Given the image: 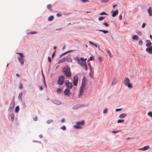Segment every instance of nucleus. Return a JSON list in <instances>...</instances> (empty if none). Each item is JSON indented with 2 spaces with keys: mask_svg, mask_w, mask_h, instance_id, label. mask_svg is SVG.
Returning a JSON list of instances; mask_svg holds the SVG:
<instances>
[{
  "mask_svg": "<svg viewBox=\"0 0 152 152\" xmlns=\"http://www.w3.org/2000/svg\"><path fill=\"white\" fill-rule=\"evenodd\" d=\"M150 148V147L149 145H147L144 146L142 148H139L138 149V150L145 151L148 149H149Z\"/></svg>",
  "mask_w": 152,
  "mask_h": 152,
  "instance_id": "nucleus-10",
  "label": "nucleus"
},
{
  "mask_svg": "<svg viewBox=\"0 0 152 152\" xmlns=\"http://www.w3.org/2000/svg\"><path fill=\"white\" fill-rule=\"evenodd\" d=\"M105 19V17L104 16H100L98 18V20L100 21H102V20Z\"/></svg>",
  "mask_w": 152,
  "mask_h": 152,
  "instance_id": "nucleus-31",
  "label": "nucleus"
},
{
  "mask_svg": "<svg viewBox=\"0 0 152 152\" xmlns=\"http://www.w3.org/2000/svg\"><path fill=\"white\" fill-rule=\"evenodd\" d=\"M74 60L75 61H77V63L80 65L83 69L87 71L88 69V68L87 64H86V62H84V63H81L79 60V58L78 57H76L74 58Z\"/></svg>",
  "mask_w": 152,
  "mask_h": 152,
  "instance_id": "nucleus-2",
  "label": "nucleus"
},
{
  "mask_svg": "<svg viewBox=\"0 0 152 152\" xmlns=\"http://www.w3.org/2000/svg\"><path fill=\"white\" fill-rule=\"evenodd\" d=\"M124 121V120L123 119H119L117 121V122L118 123H122Z\"/></svg>",
  "mask_w": 152,
  "mask_h": 152,
  "instance_id": "nucleus-35",
  "label": "nucleus"
},
{
  "mask_svg": "<svg viewBox=\"0 0 152 152\" xmlns=\"http://www.w3.org/2000/svg\"><path fill=\"white\" fill-rule=\"evenodd\" d=\"M61 14H60L59 13H57L56 14V16L58 17H60L61 16Z\"/></svg>",
  "mask_w": 152,
  "mask_h": 152,
  "instance_id": "nucleus-56",
  "label": "nucleus"
},
{
  "mask_svg": "<svg viewBox=\"0 0 152 152\" xmlns=\"http://www.w3.org/2000/svg\"><path fill=\"white\" fill-rule=\"evenodd\" d=\"M54 17L53 16H51L48 18V20L49 21H51L53 19Z\"/></svg>",
  "mask_w": 152,
  "mask_h": 152,
  "instance_id": "nucleus-28",
  "label": "nucleus"
},
{
  "mask_svg": "<svg viewBox=\"0 0 152 152\" xmlns=\"http://www.w3.org/2000/svg\"><path fill=\"white\" fill-rule=\"evenodd\" d=\"M119 18L120 20H122V15H121L119 16Z\"/></svg>",
  "mask_w": 152,
  "mask_h": 152,
  "instance_id": "nucleus-62",
  "label": "nucleus"
},
{
  "mask_svg": "<svg viewBox=\"0 0 152 152\" xmlns=\"http://www.w3.org/2000/svg\"><path fill=\"white\" fill-rule=\"evenodd\" d=\"M133 39L137 40L139 39V37L137 35H134L132 37Z\"/></svg>",
  "mask_w": 152,
  "mask_h": 152,
  "instance_id": "nucleus-24",
  "label": "nucleus"
},
{
  "mask_svg": "<svg viewBox=\"0 0 152 152\" xmlns=\"http://www.w3.org/2000/svg\"><path fill=\"white\" fill-rule=\"evenodd\" d=\"M84 106H85L84 105H80L79 106L78 105H77L74 106L73 107L72 109L74 110L77 109H78L79 108H80V107H83Z\"/></svg>",
  "mask_w": 152,
  "mask_h": 152,
  "instance_id": "nucleus-14",
  "label": "nucleus"
},
{
  "mask_svg": "<svg viewBox=\"0 0 152 152\" xmlns=\"http://www.w3.org/2000/svg\"><path fill=\"white\" fill-rule=\"evenodd\" d=\"M65 121V119L64 118H62L61 121V122L62 123L64 122Z\"/></svg>",
  "mask_w": 152,
  "mask_h": 152,
  "instance_id": "nucleus-58",
  "label": "nucleus"
},
{
  "mask_svg": "<svg viewBox=\"0 0 152 152\" xmlns=\"http://www.w3.org/2000/svg\"><path fill=\"white\" fill-rule=\"evenodd\" d=\"M143 42L142 40H140L139 41V44L140 45H142Z\"/></svg>",
  "mask_w": 152,
  "mask_h": 152,
  "instance_id": "nucleus-51",
  "label": "nucleus"
},
{
  "mask_svg": "<svg viewBox=\"0 0 152 152\" xmlns=\"http://www.w3.org/2000/svg\"><path fill=\"white\" fill-rule=\"evenodd\" d=\"M145 25H146L145 23H143L142 25V28H144L145 27Z\"/></svg>",
  "mask_w": 152,
  "mask_h": 152,
  "instance_id": "nucleus-52",
  "label": "nucleus"
},
{
  "mask_svg": "<svg viewBox=\"0 0 152 152\" xmlns=\"http://www.w3.org/2000/svg\"><path fill=\"white\" fill-rule=\"evenodd\" d=\"M118 10H117L113 12L112 16L113 17H115L116 15H118Z\"/></svg>",
  "mask_w": 152,
  "mask_h": 152,
  "instance_id": "nucleus-18",
  "label": "nucleus"
},
{
  "mask_svg": "<svg viewBox=\"0 0 152 152\" xmlns=\"http://www.w3.org/2000/svg\"><path fill=\"white\" fill-rule=\"evenodd\" d=\"M65 77L63 75L60 76L58 77V79L57 80L58 83V85H62L64 82Z\"/></svg>",
  "mask_w": 152,
  "mask_h": 152,
  "instance_id": "nucleus-4",
  "label": "nucleus"
},
{
  "mask_svg": "<svg viewBox=\"0 0 152 152\" xmlns=\"http://www.w3.org/2000/svg\"><path fill=\"white\" fill-rule=\"evenodd\" d=\"M80 1L83 2L89 1L88 0H80Z\"/></svg>",
  "mask_w": 152,
  "mask_h": 152,
  "instance_id": "nucleus-55",
  "label": "nucleus"
},
{
  "mask_svg": "<svg viewBox=\"0 0 152 152\" xmlns=\"http://www.w3.org/2000/svg\"><path fill=\"white\" fill-rule=\"evenodd\" d=\"M122 110V108L116 109H115V111H116V112L118 111H120L121 110Z\"/></svg>",
  "mask_w": 152,
  "mask_h": 152,
  "instance_id": "nucleus-54",
  "label": "nucleus"
},
{
  "mask_svg": "<svg viewBox=\"0 0 152 152\" xmlns=\"http://www.w3.org/2000/svg\"><path fill=\"white\" fill-rule=\"evenodd\" d=\"M103 24L106 27H108L109 26V24L107 22H104L103 23Z\"/></svg>",
  "mask_w": 152,
  "mask_h": 152,
  "instance_id": "nucleus-38",
  "label": "nucleus"
},
{
  "mask_svg": "<svg viewBox=\"0 0 152 152\" xmlns=\"http://www.w3.org/2000/svg\"><path fill=\"white\" fill-rule=\"evenodd\" d=\"M118 82V80L116 77H114L113 81L112 83V85H113L116 84Z\"/></svg>",
  "mask_w": 152,
  "mask_h": 152,
  "instance_id": "nucleus-15",
  "label": "nucleus"
},
{
  "mask_svg": "<svg viewBox=\"0 0 152 152\" xmlns=\"http://www.w3.org/2000/svg\"><path fill=\"white\" fill-rule=\"evenodd\" d=\"M63 63L62 62V61L61 60V59H60V60H59L58 61V64H59V63Z\"/></svg>",
  "mask_w": 152,
  "mask_h": 152,
  "instance_id": "nucleus-60",
  "label": "nucleus"
},
{
  "mask_svg": "<svg viewBox=\"0 0 152 152\" xmlns=\"http://www.w3.org/2000/svg\"><path fill=\"white\" fill-rule=\"evenodd\" d=\"M89 60L91 61H94V58L93 57V56L92 55H91V56L89 58Z\"/></svg>",
  "mask_w": 152,
  "mask_h": 152,
  "instance_id": "nucleus-40",
  "label": "nucleus"
},
{
  "mask_svg": "<svg viewBox=\"0 0 152 152\" xmlns=\"http://www.w3.org/2000/svg\"><path fill=\"white\" fill-rule=\"evenodd\" d=\"M22 96V93L20 92L19 94V95L18 96V97L19 98H21Z\"/></svg>",
  "mask_w": 152,
  "mask_h": 152,
  "instance_id": "nucleus-49",
  "label": "nucleus"
},
{
  "mask_svg": "<svg viewBox=\"0 0 152 152\" xmlns=\"http://www.w3.org/2000/svg\"><path fill=\"white\" fill-rule=\"evenodd\" d=\"M34 121H37V116H36L35 118H34Z\"/></svg>",
  "mask_w": 152,
  "mask_h": 152,
  "instance_id": "nucleus-59",
  "label": "nucleus"
},
{
  "mask_svg": "<svg viewBox=\"0 0 152 152\" xmlns=\"http://www.w3.org/2000/svg\"><path fill=\"white\" fill-rule=\"evenodd\" d=\"M63 72L64 73L66 76L68 77H71L72 73L70 68L68 66L63 68Z\"/></svg>",
  "mask_w": 152,
  "mask_h": 152,
  "instance_id": "nucleus-1",
  "label": "nucleus"
},
{
  "mask_svg": "<svg viewBox=\"0 0 152 152\" xmlns=\"http://www.w3.org/2000/svg\"><path fill=\"white\" fill-rule=\"evenodd\" d=\"M72 51V50H69V51H66V52L63 53L61 55L59 56V58H61V57H62L63 56H64V55H65L67 53H69V52H71Z\"/></svg>",
  "mask_w": 152,
  "mask_h": 152,
  "instance_id": "nucleus-21",
  "label": "nucleus"
},
{
  "mask_svg": "<svg viewBox=\"0 0 152 152\" xmlns=\"http://www.w3.org/2000/svg\"><path fill=\"white\" fill-rule=\"evenodd\" d=\"M66 86L67 88L70 89L72 88V83L69 82V80H67L65 83Z\"/></svg>",
  "mask_w": 152,
  "mask_h": 152,
  "instance_id": "nucleus-7",
  "label": "nucleus"
},
{
  "mask_svg": "<svg viewBox=\"0 0 152 152\" xmlns=\"http://www.w3.org/2000/svg\"><path fill=\"white\" fill-rule=\"evenodd\" d=\"M85 78V77H84L82 79V86H85L86 85V84L85 83V81L84 80Z\"/></svg>",
  "mask_w": 152,
  "mask_h": 152,
  "instance_id": "nucleus-25",
  "label": "nucleus"
},
{
  "mask_svg": "<svg viewBox=\"0 0 152 152\" xmlns=\"http://www.w3.org/2000/svg\"><path fill=\"white\" fill-rule=\"evenodd\" d=\"M22 106H23V107H26V104H25V102H22Z\"/></svg>",
  "mask_w": 152,
  "mask_h": 152,
  "instance_id": "nucleus-46",
  "label": "nucleus"
},
{
  "mask_svg": "<svg viewBox=\"0 0 152 152\" xmlns=\"http://www.w3.org/2000/svg\"><path fill=\"white\" fill-rule=\"evenodd\" d=\"M51 7H52L51 5L50 4H48V5L47 6V7L48 9L50 10V9H51Z\"/></svg>",
  "mask_w": 152,
  "mask_h": 152,
  "instance_id": "nucleus-42",
  "label": "nucleus"
},
{
  "mask_svg": "<svg viewBox=\"0 0 152 152\" xmlns=\"http://www.w3.org/2000/svg\"><path fill=\"white\" fill-rule=\"evenodd\" d=\"M53 121V120H48L47 121V123L48 124H50L51 122H52Z\"/></svg>",
  "mask_w": 152,
  "mask_h": 152,
  "instance_id": "nucleus-41",
  "label": "nucleus"
},
{
  "mask_svg": "<svg viewBox=\"0 0 152 152\" xmlns=\"http://www.w3.org/2000/svg\"><path fill=\"white\" fill-rule=\"evenodd\" d=\"M148 12L149 14V15L150 16H152V7H150L148 10Z\"/></svg>",
  "mask_w": 152,
  "mask_h": 152,
  "instance_id": "nucleus-19",
  "label": "nucleus"
},
{
  "mask_svg": "<svg viewBox=\"0 0 152 152\" xmlns=\"http://www.w3.org/2000/svg\"><path fill=\"white\" fill-rule=\"evenodd\" d=\"M148 115L151 116V117H152V112H149L148 113Z\"/></svg>",
  "mask_w": 152,
  "mask_h": 152,
  "instance_id": "nucleus-44",
  "label": "nucleus"
},
{
  "mask_svg": "<svg viewBox=\"0 0 152 152\" xmlns=\"http://www.w3.org/2000/svg\"><path fill=\"white\" fill-rule=\"evenodd\" d=\"M66 61H67L69 62H71L72 61V58L69 57H66Z\"/></svg>",
  "mask_w": 152,
  "mask_h": 152,
  "instance_id": "nucleus-26",
  "label": "nucleus"
},
{
  "mask_svg": "<svg viewBox=\"0 0 152 152\" xmlns=\"http://www.w3.org/2000/svg\"><path fill=\"white\" fill-rule=\"evenodd\" d=\"M86 58L84 59L83 57L81 58L80 59L79 58V60L81 63H82L83 64L84 63V62H86Z\"/></svg>",
  "mask_w": 152,
  "mask_h": 152,
  "instance_id": "nucleus-20",
  "label": "nucleus"
},
{
  "mask_svg": "<svg viewBox=\"0 0 152 152\" xmlns=\"http://www.w3.org/2000/svg\"><path fill=\"white\" fill-rule=\"evenodd\" d=\"M62 61V62H64L65 61H66V57H64L62 58L61 59Z\"/></svg>",
  "mask_w": 152,
  "mask_h": 152,
  "instance_id": "nucleus-36",
  "label": "nucleus"
},
{
  "mask_svg": "<svg viewBox=\"0 0 152 152\" xmlns=\"http://www.w3.org/2000/svg\"><path fill=\"white\" fill-rule=\"evenodd\" d=\"M23 88V85L21 82H20V85L19 87V88L20 89H22Z\"/></svg>",
  "mask_w": 152,
  "mask_h": 152,
  "instance_id": "nucleus-37",
  "label": "nucleus"
},
{
  "mask_svg": "<svg viewBox=\"0 0 152 152\" xmlns=\"http://www.w3.org/2000/svg\"><path fill=\"white\" fill-rule=\"evenodd\" d=\"M100 15H108V14L106 13L105 12H102L100 13Z\"/></svg>",
  "mask_w": 152,
  "mask_h": 152,
  "instance_id": "nucleus-33",
  "label": "nucleus"
},
{
  "mask_svg": "<svg viewBox=\"0 0 152 152\" xmlns=\"http://www.w3.org/2000/svg\"><path fill=\"white\" fill-rule=\"evenodd\" d=\"M124 85L127 86L129 88H132V84L130 83V81L128 77H125L124 81Z\"/></svg>",
  "mask_w": 152,
  "mask_h": 152,
  "instance_id": "nucleus-3",
  "label": "nucleus"
},
{
  "mask_svg": "<svg viewBox=\"0 0 152 152\" xmlns=\"http://www.w3.org/2000/svg\"><path fill=\"white\" fill-rule=\"evenodd\" d=\"M147 44H146V46L147 47H149L151 46L152 43L149 40H147L146 41Z\"/></svg>",
  "mask_w": 152,
  "mask_h": 152,
  "instance_id": "nucleus-13",
  "label": "nucleus"
},
{
  "mask_svg": "<svg viewBox=\"0 0 152 152\" xmlns=\"http://www.w3.org/2000/svg\"><path fill=\"white\" fill-rule=\"evenodd\" d=\"M126 115V114L125 113H122L120 114L119 116L120 118H123L125 117Z\"/></svg>",
  "mask_w": 152,
  "mask_h": 152,
  "instance_id": "nucleus-22",
  "label": "nucleus"
},
{
  "mask_svg": "<svg viewBox=\"0 0 152 152\" xmlns=\"http://www.w3.org/2000/svg\"><path fill=\"white\" fill-rule=\"evenodd\" d=\"M61 129H63V130H66V127L65 126H64L62 127H61Z\"/></svg>",
  "mask_w": 152,
  "mask_h": 152,
  "instance_id": "nucleus-45",
  "label": "nucleus"
},
{
  "mask_svg": "<svg viewBox=\"0 0 152 152\" xmlns=\"http://www.w3.org/2000/svg\"><path fill=\"white\" fill-rule=\"evenodd\" d=\"M107 53L111 57V53L110 52V51L108 50H107Z\"/></svg>",
  "mask_w": 152,
  "mask_h": 152,
  "instance_id": "nucleus-48",
  "label": "nucleus"
},
{
  "mask_svg": "<svg viewBox=\"0 0 152 152\" xmlns=\"http://www.w3.org/2000/svg\"><path fill=\"white\" fill-rule=\"evenodd\" d=\"M10 116L11 121L13 122L15 118V115L13 113H11L10 115Z\"/></svg>",
  "mask_w": 152,
  "mask_h": 152,
  "instance_id": "nucleus-23",
  "label": "nucleus"
},
{
  "mask_svg": "<svg viewBox=\"0 0 152 152\" xmlns=\"http://www.w3.org/2000/svg\"><path fill=\"white\" fill-rule=\"evenodd\" d=\"M15 106V101L14 99H13L11 101L8 111H10V112H12Z\"/></svg>",
  "mask_w": 152,
  "mask_h": 152,
  "instance_id": "nucleus-6",
  "label": "nucleus"
},
{
  "mask_svg": "<svg viewBox=\"0 0 152 152\" xmlns=\"http://www.w3.org/2000/svg\"><path fill=\"white\" fill-rule=\"evenodd\" d=\"M18 59L20 63V64L21 65H23L24 63V61L23 58L19 57H18Z\"/></svg>",
  "mask_w": 152,
  "mask_h": 152,
  "instance_id": "nucleus-16",
  "label": "nucleus"
},
{
  "mask_svg": "<svg viewBox=\"0 0 152 152\" xmlns=\"http://www.w3.org/2000/svg\"><path fill=\"white\" fill-rule=\"evenodd\" d=\"M89 43L90 44H92L93 45V44L94 43H93V42H92L91 41H89Z\"/></svg>",
  "mask_w": 152,
  "mask_h": 152,
  "instance_id": "nucleus-63",
  "label": "nucleus"
},
{
  "mask_svg": "<svg viewBox=\"0 0 152 152\" xmlns=\"http://www.w3.org/2000/svg\"><path fill=\"white\" fill-rule=\"evenodd\" d=\"M78 81V77L76 76H75L73 77V83L75 86H77Z\"/></svg>",
  "mask_w": 152,
  "mask_h": 152,
  "instance_id": "nucleus-9",
  "label": "nucleus"
},
{
  "mask_svg": "<svg viewBox=\"0 0 152 152\" xmlns=\"http://www.w3.org/2000/svg\"><path fill=\"white\" fill-rule=\"evenodd\" d=\"M146 51L150 54H152V46L147 48L146 49Z\"/></svg>",
  "mask_w": 152,
  "mask_h": 152,
  "instance_id": "nucleus-11",
  "label": "nucleus"
},
{
  "mask_svg": "<svg viewBox=\"0 0 152 152\" xmlns=\"http://www.w3.org/2000/svg\"><path fill=\"white\" fill-rule=\"evenodd\" d=\"M82 86H81L80 88V91L78 94V96L80 97L81 96L83 93V90L82 88Z\"/></svg>",
  "mask_w": 152,
  "mask_h": 152,
  "instance_id": "nucleus-12",
  "label": "nucleus"
},
{
  "mask_svg": "<svg viewBox=\"0 0 152 152\" xmlns=\"http://www.w3.org/2000/svg\"><path fill=\"white\" fill-rule=\"evenodd\" d=\"M39 89L41 90V91H42V90H43V88L42 87V86H40L39 87Z\"/></svg>",
  "mask_w": 152,
  "mask_h": 152,
  "instance_id": "nucleus-61",
  "label": "nucleus"
},
{
  "mask_svg": "<svg viewBox=\"0 0 152 152\" xmlns=\"http://www.w3.org/2000/svg\"><path fill=\"white\" fill-rule=\"evenodd\" d=\"M99 60L100 61H102V58L101 57H99L98 58Z\"/></svg>",
  "mask_w": 152,
  "mask_h": 152,
  "instance_id": "nucleus-64",
  "label": "nucleus"
},
{
  "mask_svg": "<svg viewBox=\"0 0 152 152\" xmlns=\"http://www.w3.org/2000/svg\"><path fill=\"white\" fill-rule=\"evenodd\" d=\"M135 32L137 34H138V35L140 36H142V33L140 31L137 30Z\"/></svg>",
  "mask_w": 152,
  "mask_h": 152,
  "instance_id": "nucleus-29",
  "label": "nucleus"
},
{
  "mask_svg": "<svg viewBox=\"0 0 152 152\" xmlns=\"http://www.w3.org/2000/svg\"><path fill=\"white\" fill-rule=\"evenodd\" d=\"M99 31H101L103 32L104 34H106L108 33L109 32L107 30H98Z\"/></svg>",
  "mask_w": 152,
  "mask_h": 152,
  "instance_id": "nucleus-27",
  "label": "nucleus"
},
{
  "mask_svg": "<svg viewBox=\"0 0 152 152\" xmlns=\"http://www.w3.org/2000/svg\"><path fill=\"white\" fill-rule=\"evenodd\" d=\"M64 93L65 95L68 96H69L71 94L70 89L68 88H66L65 89Z\"/></svg>",
  "mask_w": 152,
  "mask_h": 152,
  "instance_id": "nucleus-8",
  "label": "nucleus"
},
{
  "mask_svg": "<svg viewBox=\"0 0 152 152\" xmlns=\"http://www.w3.org/2000/svg\"><path fill=\"white\" fill-rule=\"evenodd\" d=\"M55 53V52H54V53H53V54L52 55V58H53V57H54V56Z\"/></svg>",
  "mask_w": 152,
  "mask_h": 152,
  "instance_id": "nucleus-57",
  "label": "nucleus"
},
{
  "mask_svg": "<svg viewBox=\"0 0 152 152\" xmlns=\"http://www.w3.org/2000/svg\"><path fill=\"white\" fill-rule=\"evenodd\" d=\"M52 102L54 104H60L61 103V102L60 101H58L57 100H55L54 101H52Z\"/></svg>",
  "mask_w": 152,
  "mask_h": 152,
  "instance_id": "nucleus-17",
  "label": "nucleus"
},
{
  "mask_svg": "<svg viewBox=\"0 0 152 152\" xmlns=\"http://www.w3.org/2000/svg\"><path fill=\"white\" fill-rule=\"evenodd\" d=\"M109 0H101L100 1L102 3H106Z\"/></svg>",
  "mask_w": 152,
  "mask_h": 152,
  "instance_id": "nucleus-34",
  "label": "nucleus"
},
{
  "mask_svg": "<svg viewBox=\"0 0 152 152\" xmlns=\"http://www.w3.org/2000/svg\"><path fill=\"white\" fill-rule=\"evenodd\" d=\"M19 107L18 106H17L16 107L15 109V110L16 112L17 113L19 111Z\"/></svg>",
  "mask_w": 152,
  "mask_h": 152,
  "instance_id": "nucleus-32",
  "label": "nucleus"
},
{
  "mask_svg": "<svg viewBox=\"0 0 152 152\" xmlns=\"http://www.w3.org/2000/svg\"><path fill=\"white\" fill-rule=\"evenodd\" d=\"M17 54H19L20 55V57L23 58V55L22 53H16Z\"/></svg>",
  "mask_w": 152,
  "mask_h": 152,
  "instance_id": "nucleus-43",
  "label": "nucleus"
},
{
  "mask_svg": "<svg viewBox=\"0 0 152 152\" xmlns=\"http://www.w3.org/2000/svg\"><path fill=\"white\" fill-rule=\"evenodd\" d=\"M62 90L60 88H58L57 89V92L58 93H60L62 91Z\"/></svg>",
  "mask_w": 152,
  "mask_h": 152,
  "instance_id": "nucleus-30",
  "label": "nucleus"
},
{
  "mask_svg": "<svg viewBox=\"0 0 152 152\" xmlns=\"http://www.w3.org/2000/svg\"><path fill=\"white\" fill-rule=\"evenodd\" d=\"M121 131V130H118L116 131H112V132L113 133H117L120 132Z\"/></svg>",
  "mask_w": 152,
  "mask_h": 152,
  "instance_id": "nucleus-39",
  "label": "nucleus"
},
{
  "mask_svg": "<svg viewBox=\"0 0 152 152\" xmlns=\"http://www.w3.org/2000/svg\"><path fill=\"white\" fill-rule=\"evenodd\" d=\"M37 33V32L36 31H31L30 32L31 34H36Z\"/></svg>",
  "mask_w": 152,
  "mask_h": 152,
  "instance_id": "nucleus-50",
  "label": "nucleus"
},
{
  "mask_svg": "<svg viewBox=\"0 0 152 152\" xmlns=\"http://www.w3.org/2000/svg\"><path fill=\"white\" fill-rule=\"evenodd\" d=\"M107 108H105L103 111V113L104 114H105V113H107Z\"/></svg>",
  "mask_w": 152,
  "mask_h": 152,
  "instance_id": "nucleus-47",
  "label": "nucleus"
},
{
  "mask_svg": "<svg viewBox=\"0 0 152 152\" xmlns=\"http://www.w3.org/2000/svg\"><path fill=\"white\" fill-rule=\"evenodd\" d=\"M84 124V121L82 120L81 121L77 122L76 123V125L74 126V127L77 129H80L81 125H83Z\"/></svg>",
  "mask_w": 152,
  "mask_h": 152,
  "instance_id": "nucleus-5",
  "label": "nucleus"
},
{
  "mask_svg": "<svg viewBox=\"0 0 152 152\" xmlns=\"http://www.w3.org/2000/svg\"><path fill=\"white\" fill-rule=\"evenodd\" d=\"M48 60L49 62L50 63L51 62V58L50 57H48Z\"/></svg>",
  "mask_w": 152,
  "mask_h": 152,
  "instance_id": "nucleus-53",
  "label": "nucleus"
}]
</instances>
